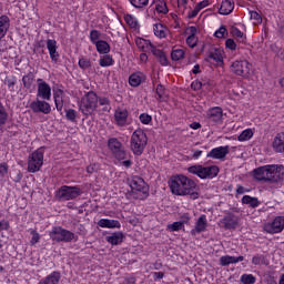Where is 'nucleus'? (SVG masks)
<instances>
[{"instance_id":"obj_1","label":"nucleus","mask_w":284,"mask_h":284,"mask_svg":"<svg viewBox=\"0 0 284 284\" xmlns=\"http://www.w3.org/2000/svg\"><path fill=\"white\" fill-rule=\"evenodd\" d=\"M170 190L172 194L176 196H191L193 201L199 199V186L194 180L180 174L174 175L169 181Z\"/></svg>"},{"instance_id":"obj_2","label":"nucleus","mask_w":284,"mask_h":284,"mask_svg":"<svg viewBox=\"0 0 284 284\" xmlns=\"http://www.w3.org/2000/svg\"><path fill=\"white\" fill-rule=\"evenodd\" d=\"M253 178L263 183H281L284 179V166L274 164L260 166L253 170Z\"/></svg>"},{"instance_id":"obj_3","label":"nucleus","mask_w":284,"mask_h":284,"mask_svg":"<svg viewBox=\"0 0 284 284\" xmlns=\"http://www.w3.org/2000/svg\"><path fill=\"white\" fill-rule=\"evenodd\" d=\"M148 145V135L141 129L135 130L131 135V150L135 156H141Z\"/></svg>"},{"instance_id":"obj_4","label":"nucleus","mask_w":284,"mask_h":284,"mask_svg":"<svg viewBox=\"0 0 284 284\" xmlns=\"http://www.w3.org/2000/svg\"><path fill=\"white\" fill-rule=\"evenodd\" d=\"M98 104L99 97L94 91H89L80 101V111L84 116H90L91 114H94Z\"/></svg>"},{"instance_id":"obj_5","label":"nucleus","mask_w":284,"mask_h":284,"mask_svg":"<svg viewBox=\"0 0 284 284\" xmlns=\"http://www.w3.org/2000/svg\"><path fill=\"white\" fill-rule=\"evenodd\" d=\"M187 172L190 174H195L199 179H215V176H219L220 170L216 165L203 166L199 164L190 166Z\"/></svg>"},{"instance_id":"obj_6","label":"nucleus","mask_w":284,"mask_h":284,"mask_svg":"<svg viewBox=\"0 0 284 284\" xmlns=\"http://www.w3.org/2000/svg\"><path fill=\"white\" fill-rule=\"evenodd\" d=\"M131 187V196L134 199H139L140 201L143 199H148V184H145V180L140 176H133L130 182Z\"/></svg>"},{"instance_id":"obj_7","label":"nucleus","mask_w":284,"mask_h":284,"mask_svg":"<svg viewBox=\"0 0 284 284\" xmlns=\"http://www.w3.org/2000/svg\"><path fill=\"white\" fill-rule=\"evenodd\" d=\"M49 236L55 241V243H72V241H74V233L61 226L53 227Z\"/></svg>"},{"instance_id":"obj_8","label":"nucleus","mask_w":284,"mask_h":284,"mask_svg":"<svg viewBox=\"0 0 284 284\" xmlns=\"http://www.w3.org/2000/svg\"><path fill=\"white\" fill-rule=\"evenodd\" d=\"M82 191L78 186L63 185L59 189L55 196L58 201H72L77 196H81Z\"/></svg>"},{"instance_id":"obj_9","label":"nucleus","mask_w":284,"mask_h":284,"mask_svg":"<svg viewBox=\"0 0 284 284\" xmlns=\"http://www.w3.org/2000/svg\"><path fill=\"white\" fill-rule=\"evenodd\" d=\"M43 166V151L37 150L31 155H29L28 161V172L34 173L39 172Z\"/></svg>"},{"instance_id":"obj_10","label":"nucleus","mask_w":284,"mask_h":284,"mask_svg":"<svg viewBox=\"0 0 284 284\" xmlns=\"http://www.w3.org/2000/svg\"><path fill=\"white\" fill-rule=\"evenodd\" d=\"M252 70V64L247 60L235 61L231 65V71L237 77H247Z\"/></svg>"},{"instance_id":"obj_11","label":"nucleus","mask_w":284,"mask_h":284,"mask_svg":"<svg viewBox=\"0 0 284 284\" xmlns=\"http://www.w3.org/2000/svg\"><path fill=\"white\" fill-rule=\"evenodd\" d=\"M109 149L119 161H123V159H125V149H123V144H121L116 138L109 140Z\"/></svg>"},{"instance_id":"obj_12","label":"nucleus","mask_w":284,"mask_h":284,"mask_svg":"<svg viewBox=\"0 0 284 284\" xmlns=\"http://www.w3.org/2000/svg\"><path fill=\"white\" fill-rule=\"evenodd\" d=\"M38 99H43L44 101H50L52 97V88L43 79H38Z\"/></svg>"},{"instance_id":"obj_13","label":"nucleus","mask_w":284,"mask_h":284,"mask_svg":"<svg viewBox=\"0 0 284 284\" xmlns=\"http://www.w3.org/2000/svg\"><path fill=\"white\" fill-rule=\"evenodd\" d=\"M220 225H222L224 230H236L239 226V217L234 213H226L220 221Z\"/></svg>"},{"instance_id":"obj_14","label":"nucleus","mask_w":284,"mask_h":284,"mask_svg":"<svg viewBox=\"0 0 284 284\" xmlns=\"http://www.w3.org/2000/svg\"><path fill=\"white\" fill-rule=\"evenodd\" d=\"M30 109L32 112H42V114H50L52 112V108L50 106V103L41 100H37L30 103Z\"/></svg>"},{"instance_id":"obj_15","label":"nucleus","mask_w":284,"mask_h":284,"mask_svg":"<svg viewBox=\"0 0 284 284\" xmlns=\"http://www.w3.org/2000/svg\"><path fill=\"white\" fill-rule=\"evenodd\" d=\"M283 230H284L283 216L275 217L273 223L266 226V232H268V234H278L280 232H283Z\"/></svg>"},{"instance_id":"obj_16","label":"nucleus","mask_w":284,"mask_h":284,"mask_svg":"<svg viewBox=\"0 0 284 284\" xmlns=\"http://www.w3.org/2000/svg\"><path fill=\"white\" fill-rule=\"evenodd\" d=\"M230 154V146H219L207 153L209 159H225Z\"/></svg>"},{"instance_id":"obj_17","label":"nucleus","mask_w":284,"mask_h":284,"mask_svg":"<svg viewBox=\"0 0 284 284\" xmlns=\"http://www.w3.org/2000/svg\"><path fill=\"white\" fill-rule=\"evenodd\" d=\"M206 119L210 123H219L223 119V109L215 106L207 111Z\"/></svg>"},{"instance_id":"obj_18","label":"nucleus","mask_w":284,"mask_h":284,"mask_svg":"<svg viewBox=\"0 0 284 284\" xmlns=\"http://www.w3.org/2000/svg\"><path fill=\"white\" fill-rule=\"evenodd\" d=\"M245 257L240 255V256H230V255H224L222 257H220V265H222V267H227V265H234L236 263H241V261H244Z\"/></svg>"},{"instance_id":"obj_19","label":"nucleus","mask_w":284,"mask_h":284,"mask_svg":"<svg viewBox=\"0 0 284 284\" xmlns=\"http://www.w3.org/2000/svg\"><path fill=\"white\" fill-rule=\"evenodd\" d=\"M47 49L49 51L51 61H53V63H57L59 61V52L57 51V40H47Z\"/></svg>"},{"instance_id":"obj_20","label":"nucleus","mask_w":284,"mask_h":284,"mask_svg":"<svg viewBox=\"0 0 284 284\" xmlns=\"http://www.w3.org/2000/svg\"><path fill=\"white\" fill-rule=\"evenodd\" d=\"M98 225L99 227H108L109 230H121V222H119V220L101 219Z\"/></svg>"},{"instance_id":"obj_21","label":"nucleus","mask_w":284,"mask_h":284,"mask_svg":"<svg viewBox=\"0 0 284 284\" xmlns=\"http://www.w3.org/2000/svg\"><path fill=\"white\" fill-rule=\"evenodd\" d=\"M114 119L118 125H120V128H123L128 123V110L118 109L114 113Z\"/></svg>"},{"instance_id":"obj_22","label":"nucleus","mask_w":284,"mask_h":284,"mask_svg":"<svg viewBox=\"0 0 284 284\" xmlns=\"http://www.w3.org/2000/svg\"><path fill=\"white\" fill-rule=\"evenodd\" d=\"M234 11V2L232 0H223L219 9L220 14H232Z\"/></svg>"},{"instance_id":"obj_23","label":"nucleus","mask_w":284,"mask_h":284,"mask_svg":"<svg viewBox=\"0 0 284 284\" xmlns=\"http://www.w3.org/2000/svg\"><path fill=\"white\" fill-rule=\"evenodd\" d=\"M61 281V273L54 271L47 277L42 278L38 284H59Z\"/></svg>"},{"instance_id":"obj_24","label":"nucleus","mask_w":284,"mask_h":284,"mask_svg":"<svg viewBox=\"0 0 284 284\" xmlns=\"http://www.w3.org/2000/svg\"><path fill=\"white\" fill-rule=\"evenodd\" d=\"M10 28V18L8 16L0 17V40L8 34Z\"/></svg>"},{"instance_id":"obj_25","label":"nucleus","mask_w":284,"mask_h":284,"mask_svg":"<svg viewBox=\"0 0 284 284\" xmlns=\"http://www.w3.org/2000/svg\"><path fill=\"white\" fill-rule=\"evenodd\" d=\"M145 81V75L141 72L133 73L129 78V83L132 88H139L140 83Z\"/></svg>"},{"instance_id":"obj_26","label":"nucleus","mask_w":284,"mask_h":284,"mask_svg":"<svg viewBox=\"0 0 284 284\" xmlns=\"http://www.w3.org/2000/svg\"><path fill=\"white\" fill-rule=\"evenodd\" d=\"M275 152H284V132L277 133L273 141Z\"/></svg>"},{"instance_id":"obj_27","label":"nucleus","mask_w":284,"mask_h":284,"mask_svg":"<svg viewBox=\"0 0 284 284\" xmlns=\"http://www.w3.org/2000/svg\"><path fill=\"white\" fill-rule=\"evenodd\" d=\"M108 243H111V245H119L123 243V233L122 232H115L111 235L106 236Z\"/></svg>"},{"instance_id":"obj_28","label":"nucleus","mask_w":284,"mask_h":284,"mask_svg":"<svg viewBox=\"0 0 284 284\" xmlns=\"http://www.w3.org/2000/svg\"><path fill=\"white\" fill-rule=\"evenodd\" d=\"M135 43L140 50L143 52H150V49L152 48V42L150 40H145L143 38H138L135 40Z\"/></svg>"},{"instance_id":"obj_29","label":"nucleus","mask_w":284,"mask_h":284,"mask_svg":"<svg viewBox=\"0 0 284 284\" xmlns=\"http://www.w3.org/2000/svg\"><path fill=\"white\" fill-rule=\"evenodd\" d=\"M242 203L244 205H250V207H258L261 205V202L258 201V197H253L250 195H244L242 197Z\"/></svg>"},{"instance_id":"obj_30","label":"nucleus","mask_w":284,"mask_h":284,"mask_svg":"<svg viewBox=\"0 0 284 284\" xmlns=\"http://www.w3.org/2000/svg\"><path fill=\"white\" fill-rule=\"evenodd\" d=\"M95 48L99 54H108V52H110V44L103 40L95 42Z\"/></svg>"},{"instance_id":"obj_31","label":"nucleus","mask_w":284,"mask_h":284,"mask_svg":"<svg viewBox=\"0 0 284 284\" xmlns=\"http://www.w3.org/2000/svg\"><path fill=\"white\" fill-rule=\"evenodd\" d=\"M207 227V217L205 215H201L196 222L195 231L197 233L205 232Z\"/></svg>"},{"instance_id":"obj_32","label":"nucleus","mask_w":284,"mask_h":284,"mask_svg":"<svg viewBox=\"0 0 284 284\" xmlns=\"http://www.w3.org/2000/svg\"><path fill=\"white\" fill-rule=\"evenodd\" d=\"M23 88L27 90H30L32 88V83H34V73L29 72L27 75H23L22 78Z\"/></svg>"},{"instance_id":"obj_33","label":"nucleus","mask_w":284,"mask_h":284,"mask_svg":"<svg viewBox=\"0 0 284 284\" xmlns=\"http://www.w3.org/2000/svg\"><path fill=\"white\" fill-rule=\"evenodd\" d=\"M153 31L159 39H165V27L162 23L154 24Z\"/></svg>"},{"instance_id":"obj_34","label":"nucleus","mask_w":284,"mask_h":284,"mask_svg":"<svg viewBox=\"0 0 284 284\" xmlns=\"http://www.w3.org/2000/svg\"><path fill=\"white\" fill-rule=\"evenodd\" d=\"M165 87L163 84H158L155 89V94H158V101H165L168 99V94L165 93Z\"/></svg>"},{"instance_id":"obj_35","label":"nucleus","mask_w":284,"mask_h":284,"mask_svg":"<svg viewBox=\"0 0 284 284\" xmlns=\"http://www.w3.org/2000/svg\"><path fill=\"white\" fill-rule=\"evenodd\" d=\"M100 65L101 68H110V65H114V59L112 55L105 54L100 59Z\"/></svg>"},{"instance_id":"obj_36","label":"nucleus","mask_w":284,"mask_h":284,"mask_svg":"<svg viewBox=\"0 0 284 284\" xmlns=\"http://www.w3.org/2000/svg\"><path fill=\"white\" fill-rule=\"evenodd\" d=\"M206 61H215V63H223V57H221L219 50H215L214 52H210V54L206 58Z\"/></svg>"},{"instance_id":"obj_37","label":"nucleus","mask_w":284,"mask_h":284,"mask_svg":"<svg viewBox=\"0 0 284 284\" xmlns=\"http://www.w3.org/2000/svg\"><path fill=\"white\" fill-rule=\"evenodd\" d=\"M99 105H102L103 112H110L112 108L110 106V99L108 98H98Z\"/></svg>"},{"instance_id":"obj_38","label":"nucleus","mask_w":284,"mask_h":284,"mask_svg":"<svg viewBox=\"0 0 284 284\" xmlns=\"http://www.w3.org/2000/svg\"><path fill=\"white\" fill-rule=\"evenodd\" d=\"M156 12L168 14V3L164 0H159L155 4Z\"/></svg>"},{"instance_id":"obj_39","label":"nucleus","mask_w":284,"mask_h":284,"mask_svg":"<svg viewBox=\"0 0 284 284\" xmlns=\"http://www.w3.org/2000/svg\"><path fill=\"white\" fill-rule=\"evenodd\" d=\"M254 136V132H252V129L244 130L239 136L237 141H250Z\"/></svg>"},{"instance_id":"obj_40","label":"nucleus","mask_w":284,"mask_h":284,"mask_svg":"<svg viewBox=\"0 0 284 284\" xmlns=\"http://www.w3.org/2000/svg\"><path fill=\"white\" fill-rule=\"evenodd\" d=\"M185 57V51L183 49H175L171 53L172 61H181Z\"/></svg>"},{"instance_id":"obj_41","label":"nucleus","mask_w":284,"mask_h":284,"mask_svg":"<svg viewBox=\"0 0 284 284\" xmlns=\"http://www.w3.org/2000/svg\"><path fill=\"white\" fill-rule=\"evenodd\" d=\"M8 123V111H6V106L0 103V125H6Z\"/></svg>"},{"instance_id":"obj_42","label":"nucleus","mask_w":284,"mask_h":284,"mask_svg":"<svg viewBox=\"0 0 284 284\" xmlns=\"http://www.w3.org/2000/svg\"><path fill=\"white\" fill-rule=\"evenodd\" d=\"M232 34L233 37H236V39L240 41V43H245V34L239 30V28H233L232 29Z\"/></svg>"},{"instance_id":"obj_43","label":"nucleus","mask_w":284,"mask_h":284,"mask_svg":"<svg viewBox=\"0 0 284 284\" xmlns=\"http://www.w3.org/2000/svg\"><path fill=\"white\" fill-rule=\"evenodd\" d=\"M241 281L243 284H254L256 283V277H254L252 274H243L241 276Z\"/></svg>"},{"instance_id":"obj_44","label":"nucleus","mask_w":284,"mask_h":284,"mask_svg":"<svg viewBox=\"0 0 284 284\" xmlns=\"http://www.w3.org/2000/svg\"><path fill=\"white\" fill-rule=\"evenodd\" d=\"M150 2V0H130L131 6H133V8H145V6H148V3Z\"/></svg>"},{"instance_id":"obj_45","label":"nucleus","mask_w":284,"mask_h":284,"mask_svg":"<svg viewBox=\"0 0 284 284\" xmlns=\"http://www.w3.org/2000/svg\"><path fill=\"white\" fill-rule=\"evenodd\" d=\"M54 103L58 112L63 110V97L59 95V93L54 94Z\"/></svg>"},{"instance_id":"obj_46","label":"nucleus","mask_w":284,"mask_h":284,"mask_svg":"<svg viewBox=\"0 0 284 284\" xmlns=\"http://www.w3.org/2000/svg\"><path fill=\"white\" fill-rule=\"evenodd\" d=\"M125 22L128 23V26H130V28H138L139 22L136 21V19L134 17H132L131 14H126L124 17Z\"/></svg>"},{"instance_id":"obj_47","label":"nucleus","mask_w":284,"mask_h":284,"mask_svg":"<svg viewBox=\"0 0 284 284\" xmlns=\"http://www.w3.org/2000/svg\"><path fill=\"white\" fill-rule=\"evenodd\" d=\"M79 67L82 70H88V68L92 67V62H90V60H88L85 58H82V59L79 60Z\"/></svg>"},{"instance_id":"obj_48","label":"nucleus","mask_w":284,"mask_h":284,"mask_svg":"<svg viewBox=\"0 0 284 284\" xmlns=\"http://www.w3.org/2000/svg\"><path fill=\"white\" fill-rule=\"evenodd\" d=\"M253 265H265V257L263 255H255L252 258Z\"/></svg>"},{"instance_id":"obj_49","label":"nucleus","mask_w":284,"mask_h":284,"mask_svg":"<svg viewBox=\"0 0 284 284\" xmlns=\"http://www.w3.org/2000/svg\"><path fill=\"white\" fill-rule=\"evenodd\" d=\"M168 227L171 232H179L180 230H183V222H174L173 224L168 225Z\"/></svg>"},{"instance_id":"obj_50","label":"nucleus","mask_w":284,"mask_h":284,"mask_svg":"<svg viewBox=\"0 0 284 284\" xmlns=\"http://www.w3.org/2000/svg\"><path fill=\"white\" fill-rule=\"evenodd\" d=\"M31 245H37V243H39V241H41V235H39V232L31 230Z\"/></svg>"},{"instance_id":"obj_51","label":"nucleus","mask_w":284,"mask_h":284,"mask_svg":"<svg viewBox=\"0 0 284 284\" xmlns=\"http://www.w3.org/2000/svg\"><path fill=\"white\" fill-rule=\"evenodd\" d=\"M65 116L68 119V121H77V112L74 111V109H69L65 111Z\"/></svg>"},{"instance_id":"obj_52","label":"nucleus","mask_w":284,"mask_h":284,"mask_svg":"<svg viewBox=\"0 0 284 284\" xmlns=\"http://www.w3.org/2000/svg\"><path fill=\"white\" fill-rule=\"evenodd\" d=\"M140 121H141V123H143V125H148L149 123L152 122V115H150L148 113H142L140 115Z\"/></svg>"},{"instance_id":"obj_53","label":"nucleus","mask_w":284,"mask_h":284,"mask_svg":"<svg viewBox=\"0 0 284 284\" xmlns=\"http://www.w3.org/2000/svg\"><path fill=\"white\" fill-rule=\"evenodd\" d=\"M100 37H101V33H99L98 30H92V31L90 32V39H91V41H92L94 44L99 43V38H100Z\"/></svg>"},{"instance_id":"obj_54","label":"nucleus","mask_w":284,"mask_h":284,"mask_svg":"<svg viewBox=\"0 0 284 284\" xmlns=\"http://www.w3.org/2000/svg\"><path fill=\"white\" fill-rule=\"evenodd\" d=\"M250 17L251 19H253V21H256V23H263V18L261 17V14H258V12L250 11Z\"/></svg>"},{"instance_id":"obj_55","label":"nucleus","mask_w":284,"mask_h":284,"mask_svg":"<svg viewBox=\"0 0 284 284\" xmlns=\"http://www.w3.org/2000/svg\"><path fill=\"white\" fill-rule=\"evenodd\" d=\"M197 41H199V39L196 37L189 36L186 38V43H187L189 48H196Z\"/></svg>"},{"instance_id":"obj_56","label":"nucleus","mask_w":284,"mask_h":284,"mask_svg":"<svg viewBox=\"0 0 284 284\" xmlns=\"http://www.w3.org/2000/svg\"><path fill=\"white\" fill-rule=\"evenodd\" d=\"M225 32H227V29H225V27H221L217 31H215L214 37L217 39H223L225 37Z\"/></svg>"},{"instance_id":"obj_57","label":"nucleus","mask_w":284,"mask_h":284,"mask_svg":"<svg viewBox=\"0 0 284 284\" xmlns=\"http://www.w3.org/2000/svg\"><path fill=\"white\" fill-rule=\"evenodd\" d=\"M149 52H152V54L158 59L160 58L161 54L164 53L162 50L156 49L154 44L151 45V49H149Z\"/></svg>"},{"instance_id":"obj_58","label":"nucleus","mask_w":284,"mask_h":284,"mask_svg":"<svg viewBox=\"0 0 284 284\" xmlns=\"http://www.w3.org/2000/svg\"><path fill=\"white\" fill-rule=\"evenodd\" d=\"M22 179H23V173H21V171H17L12 176V180L14 181V183H21Z\"/></svg>"},{"instance_id":"obj_59","label":"nucleus","mask_w":284,"mask_h":284,"mask_svg":"<svg viewBox=\"0 0 284 284\" xmlns=\"http://www.w3.org/2000/svg\"><path fill=\"white\" fill-rule=\"evenodd\" d=\"M225 45L229 48V50H236V42H234L232 39H226Z\"/></svg>"},{"instance_id":"obj_60","label":"nucleus","mask_w":284,"mask_h":284,"mask_svg":"<svg viewBox=\"0 0 284 284\" xmlns=\"http://www.w3.org/2000/svg\"><path fill=\"white\" fill-rule=\"evenodd\" d=\"M0 174L1 176H6V174H8V163L0 164Z\"/></svg>"},{"instance_id":"obj_61","label":"nucleus","mask_w":284,"mask_h":284,"mask_svg":"<svg viewBox=\"0 0 284 284\" xmlns=\"http://www.w3.org/2000/svg\"><path fill=\"white\" fill-rule=\"evenodd\" d=\"M191 88L193 90H201L203 88V82H201V81L192 82Z\"/></svg>"},{"instance_id":"obj_62","label":"nucleus","mask_w":284,"mask_h":284,"mask_svg":"<svg viewBox=\"0 0 284 284\" xmlns=\"http://www.w3.org/2000/svg\"><path fill=\"white\" fill-rule=\"evenodd\" d=\"M199 12H201V9L195 6L193 11L189 13V19H194V17H197Z\"/></svg>"},{"instance_id":"obj_63","label":"nucleus","mask_w":284,"mask_h":284,"mask_svg":"<svg viewBox=\"0 0 284 284\" xmlns=\"http://www.w3.org/2000/svg\"><path fill=\"white\" fill-rule=\"evenodd\" d=\"M210 6V0H203L201 2H199L196 4V7L200 9V10H203V8H207Z\"/></svg>"},{"instance_id":"obj_64","label":"nucleus","mask_w":284,"mask_h":284,"mask_svg":"<svg viewBox=\"0 0 284 284\" xmlns=\"http://www.w3.org/2000/svg\"><path fill=\"white\" fill-rule=\"evenodd\" d=\"M158 59H159V63H161V65H168V57H165V52L163 54H161Z\"/></svg>"}]
</instances>
